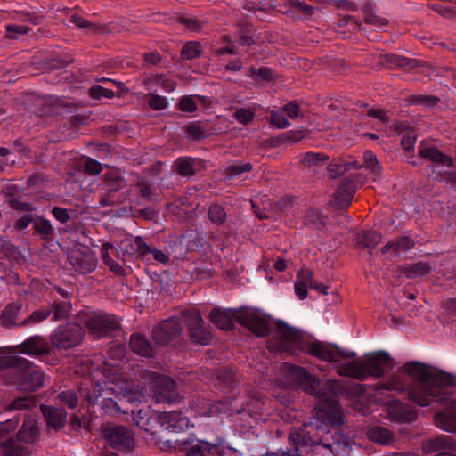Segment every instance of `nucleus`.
Returning a JSON list of instances; mask_svg holds the SVG:
<instances>
[{
	"label": "nucleus",
	"instance_id": "18",
	"mask_svg": "<svg viewBox=\"0 0 456 456\" xmlns=\"http://www.w3.org/2000/svg\"><path fill=\"white\" fill-rule=\"evenodd\" d=\"M159 423L173 432H180L189 427V419L181 411H164L159 415Z\"/></svg>",
	"mask_w": 456,
	"mask_h": 456
},
{
	"label": "nucleus",
	"instance_id": "53",
	"mask_svg": "<svg viewBox=\"0 0 456 456\" xmlns=\"http://www.w3.org/2000/svg\"><path fill=\"white\" fill-rule=\"evenodd\" d=\"M269 123L272 126L278 129H284L290 126L289 120L279 110H270Z\"/></svg>",
	"mask_w": 456,
	"mask_h": 456
},
{
	"label": "nucleus",
	"instance_id": "20",
	"mask_svg": "<svg viewBox=\"0 0 456 456\" xmlns=\"http://www.w3.org/2000/svg\"><path fill=\"white\" fill-rule=\"evenodd\" d=\"M355 192L356 186L354 183L348 179L343 180L334 197L336 207L341 209H347L352 204Z\"/></svg>",
	"mask_w": 456,
	"mask_h": 456
},
{
	"label": "nucleus",
	"instance_id": "29",
	"mask_svg": "<svg viewBox=\"0 0 456 456\" xmlns=\"http://www.w3.org/2000/svg\"><path fill=\"white\" fill-rule=\"evenodd\" d=\"M129 346L131 350L136 354L149 358L154 356V350L150 342L141 334H133L130 338Z\"/></svg>",
	"mask_w": 456,
	"mask_h": 456
},
{
	"label": "nucleus",
	"instance_id": "37",
	"mask_svg": "<svg viewBox=\"0 0 456 456\" xmlns=\"http://www.w3.org/2000/svg\"><path fill=\"white\" fill-rule=\"evenodd\" d=\"M20 357L16 355L0 357V371H3L2 377L5 384H7V379L12 378L14 369L19 366Z\"/></svg>",
	"mask_w": 456,
	"mask_h": 456
},
{
	"label": "nucleus",
	"instance_id": "30",
	"mask_svg": "<svg viewBox=\"0 0 456 456\" xmlns=\"http://www.w3.org/2000/svg\"><path fill=\"white\" fill-rule=\"evenodd\" d=\"M41 410L48 426L54 429H60L64 427L66 422V412L64 411L45 405H42Z\"/></svg>",
	"mask_w": 456,
	"mask_h": 456
},
{
	"label": "nucleus",
	"instance_id": "57",
	"mask_svg": "<svg viewBox=\"0 0 456 456\" xmlns=\"http://www.w3.org/2000/svg\"><path fill=\"white\" fill-rule=\"evenodd\" d=\"M177 109L183 112L193 113L197 110L195 95L182 96L177 104Z\"/></svg>",
	"mask_w": 456,
	"mask_h": 456
},
{
	"label": "nucleus",
	"instance_id": "11",
	"mask_svg": "<svg viewBox=\"0 0 456 456\" xmlns=\"http://www.w3.org/2000/svg\"><path fill=\"white\" fill-rule=\"evenodd\" d=\"M232 316L238 323L246 327L257 337H266L271 328L266 318L256 309L241 307L234 309Z\"/></svg>",
	"mask_w": 456,
	"mask_h": 456
},
{
	"label": "nucleus",
	"instance_id": "6",
	"mask_svg": "<svg viewBox=\"0 0 456 456\" xmlns=\"http://www.w3.org/2000/svg\"><path fill=\"white\" fill-rule=\"evenodd\" d=\"M141 378L152 385L154 397L158 403H175L179 399L176 383L171 378L146 370L140 374Z\"/></svg>",
	"mask_w": 456,
	"mask_h": 456
},
{
	"label": "nucleus",
	"instance_id": "24",
	"mask_svg": "<svg viewBox=\"0 0 456 456\" xmlns=\"http://www.w3.org/2000/svg\"><path fill=\"white\" fill-rule=\"evenodd\" d=\"M419 154L421 158L431 160L434 163H438L443 166L452 167H453V159L440 151L436 147H427L422 143L419 147Z\"/></svg>",
	"mask_w": 456,
	"mask_h": 456
},
{
	"label": "nucleus",
	"instance_id": "47",
	"mask_svg": "<svg viewBox=\"0 0 456 456\" xmlns=\"http://www.w3.org/2000/svg\"><path fill=\"white\" fill-rule=\"evenodd\" d=\"M184 132L188 134V136L193 140H201L208 136L205 132V126L202 125L200 121H195L189 123L184 127Z\"/></svg>",
	"mask_w": 456,
	"mask_h": 456
},
{
	"label": "nucleus",
	"instance_id": "36",
	"mask_svg": "<svg viewBox=\"0 0 456 456\" xmlns=\"http://www.w3.org/2000/svg\"><path fill=\"white\" fill-rule=\"evenodd\" d=\"M367 436L370 441L381 444H390L394 439L393 433L388 428L382 427H373L370 428L367 432Z\"/></svg>",
	"mask_w": 456,
	"mask_h": 456
},
{
	"label": "nucleus",
	"instance_id": "17",
	"mask_svg": "<svg viewBox=\"0 0 456 456\" xmlns=\"http://www.w3.org/2000/svg\"><path fill=\"white\" fill-rule=\"evenodd\" d=\"M446 393L449 398L443 405L449 403V407L435 414L434 423L440 429L456 433V400L450 399L451 394Z\"/></svg>",
	"mask_w": 456,
	"mask_h": 456
},
{
	"label": "nucleus",
	"instance_id": "61",
	"mask_svg": "<svg viewBox=\"0 0 456 456\" xmlns=\"http://www.w3.org/2000/svg\"><path fill=\"white\" fill-rule=\"evenodd\" d=\"M253 167L250 163L242 165H231L224 169V175L228 177L238 176L243 173L250 172Z\"/></svg>",
	"mask_w": 456,
	"mask_h": 456
},
{
	"label": "nucleus",
	"instance_id": "50",
	"mask_svg": "<svg viewBox=\"0 0 456 456\" xmlns=\"http://www.w3.org/2000/svg\"><path fill=\"white\" fill-rule=\"evenodd\" d=\"M69 21L80 28H88L95 33L103 30L101 26L87 21L82 15L78 14L77 12H74L70 15Z\"/></svg>",
	"mask_w": 456,
	"mask_h": 456
},
{
	"label": "nucleus",
	"instance_id": "62",
	"mask_svg": "<svg viewBox=\"0 0 456 456\" xmlns=\"http://www.w3.org/2000/svg\"><path fill=\"white\" fill-rule=\"evenodd\" d=\"M70 306L68 304L54 302L53 304L54 321L63 320L69 316Z\"/></svg>",
	"mask_w": 456,
	"mask_h": 456
},
{
	"label": "nucleus",
	"instance_id": "49",
	"mask_svg": "<svg viewBox=\"0 0 456 456\" xmlns=\"http://www.w3.org/2000/svg\"><path fill=\"white\" fill-rule=\"evenodd\" d=\"M364 22L375 27L380 28L388 24L387 19L379 17L372 12L370 4H366L363 8Z\"/></svg>",
	"mask_w": 456,
	"mask_h": 456
},
{
	"label": "nucleus",
	"instance_id": "44",
	"mask_svg": "<svg viewBox=\"0 0 456 456\" xmlns=\"http://www.w3.org/2000/svg\"><path fill=\"white\" fill-rule=\"evenodd\" d=\"M201 45L198 41L186 42L181 50V58L183 60H193L200 56Z\"/></svg>",
	"mask_w": 456,
	"mask_h": 456
},
{
	"label": "nucleus",
	"instance_id": "45",
	"mask_svg": "<svg viewBox=\"0 0 456 456\" xmlns=\"http://www.w3.org/2000/svg\"><path fill=\"white\" fill-rule=\"evenodd\" d=\"M104 183L110 191H117L125 187L126 182L116 171L107 172L103 175Z\"/></svg>",
	"mask_w": 456,
	"mask_h": 456
},
{
	"label": "nucleus",
	"instance_id": "3",
	"mask_svg": "<svg viewBox=\"0 0 456 456\" xmlns=\"http://www.w3.org/2000/svg\"><path fill=\"white\" fill-rule=\"evenodd\" d=\"M305 342V339L300 330L278 321L271 339L267 341V348L273 353L293 354L296 349L302 350Z\"/></svg>",
	"mask_w": 456,
	"mask_h": 456
},
{
	"label": "nucleus",
	"instance_id": "43",
	"mask_svg": "<svg viewBox=\"0 0 456 456\" xmlns=\"http://www.w3.org/2000/svg\"><path fill=\"white\" fill-rule=\"evenodd\" d=\"M297 281L300 283L305 284L309 289H317L324 294H327L326 288L314 282V273L310 269L302 268L297 275Z\"/></svg>",
	"mask_w": 456,
	"mask_h": 456
},
{
	"label": "nucleus",
	"instance_id": "28",
	"mask_svg": "<svg viewBox=\"0 0 456 456\" xmlns=\"http://www.w3.org/2000/svg\"><path fill=\"white\" fill-rule=\"evenodd\" d=\"M362 167L357 161H346L341 158L333 159L328 166V175L330 178L335 179L344 175L348 170Z\"/></svg>",
	"mask_w": 456,
	"mask_h": 456
},
{
	"label": "nucleus",
	"instance_id": "15",
	"mask_svg": "<svg viewBox=\"0 0 456 456\" xmlns=\"http://www.w3.org/2000/svg\"><path fill=\"white\" fill-rule=\"evenodd\" d=\"M69 262L76 272L81 274L92 273L97 265V259L90 250L71 248L68 255Z\"/></svg>",
	"mask_w": 456,
	"mask_h": 456
},
{
	"label": "nucleus",
	"instance_id": "31",
	"mask_svg": "<svg viewBox=\"0 0 456 456\" xmlns=\"http://www.w3.org/2000/svg\"><path fill=\"white\" fill-rule=\"evenodd\" d=\"M399 269L408 279H416L429 273L431 266L428 263L420 261L415 264L401 265Z\"/></svg>",
	"mask_w": 456,
	"mask_h": 456
},
{
	"label": "nucleus",
	"instance_id": "22",
	"mask_svg": "<svg viewBox=\"0 0 456 456\" xmlns=\"http://www.w3.org/2000/svg\"><path fill=\"white\" fill-rule=\"evenodd\" d=\"M389 411L392 417L402 423L412 422L418 417V411L413 406L403 403L400 401L395 402L390 406Z\"/></svg>",
	"mask_w": 456,
	"mask_h": 456
},
{
	"label": "nucleus",
	"instance_id": "10",
	"mask_svg": "<svg viewBox=\"0 0 456 456\" xmlns=\"http://www.w3.org/2000/svg\"><path fill=\"white\" fill-rule=\"evenodd\" d=\"M102 372L114 385V387H110V390L117 396L127 398V401H135L143 395L145 387L123 379L121 374L118 372L117 367L108 368V364H105Z\"/></svg>",
	"mask_w": 456,
	"mask_h": 456
},
{
	"label": "nucleus",
	"instance_id": "14",
	"mask_svg": "<svg viewBox=\"0 0 456 456\" xmlns=\"http://www.w3.org/2000/svg\"><path fill=\"white\" fill-rule=\"evenodd\" d=\"M102 436L109 445L120 452H128L134 447L132 431L126 427L113 426L102 428Z\"/></svg>",
	"mask_w": 456,
	"mask_h": 456
},
{
	"label": "nucleus",
	"instance_id": "33",
	"mask_svg": "<svg viewBox=\"0 0 456 456\" xmlns=\"http://www.w3.org/2000/svg\"><path fill=\"white\" fill-rule=\"evenodd\" d=\"M416 242L413 239L409 236H402L397 238L395 240L388 241L382 248L381 253L387 254L389 251L395 253L407 251L413 248Z\"/></svg>",
	"mask_w": 456,
	"mask_h": 456
},
{
	"label": "nucleus",
	"instance_id": "13",
	"mask_svg": "<svg viewBox=\"0 0 456 456\" xmlns=\"http://www.w3.org/2000/svg\"><path fill=\"white\" fill-rule=\"evenodd\" d=\"M362 363L364 380L369 377L379 379L395 367L394 359L385 351H377L367 354L362 360Z\"/></svg>",
	"mask_w": 456,
	"mask_h": 456
},
{
	"label": "nucleus",
	"instance_id": "7",
	"mask_svg": "<svg viewBox=\"0 0 456 456\" xmlns=\"http://www.w3.org/2000/svg\"><path fill=\"white\" fill-rule=\"evenodd\" d=\"M323 396L319 399L315 407V419L326 426L338 427L344 423V411L338 399L330 395H328L322 390Z\"/></svg>",
	"mask_w": 456,
	"mask_h": 456
},
{
	"label": "nucleus",
	"instance_id": "48",
	"mask_svg": "<svg viewBox=\"0 0 456 456\" xmlns=\"http://www.w3.org/2000/svg\"><path fill=\"white\" fill-rule=\"evenodd\" d=\"M52 310L49 308L44 310H36L28 318L20 322L19 326L23 327L39 323L46 320L50 316Z\"/></svg>",
	"mask_w": 456,
	"mask_h": 456
},
{
	"label": "nucleus",
	"instance_id": "35",
	"mask_svg": "<svg viewBox=\"0 0 456 456\" xmlns=\"http://www.w3.org/2000/svg\"><path fill=\"white\" fill-rule=\"evenodd\" d=\"M381 234L376 231H363L357 236V245L360 248H373L381 240Z\"/></svg>",
	"mask_w": 456,
	"mask_h": 456
},
{
	"label": "nucleus",
	"instance_id": "12",
	"mask_svg": "<svg viewBox=\"0 0 456 456\" xmlns=\"http://www.w3.org/2000/svg\"><path fill=\"white\" fill-rule=\"evenodd\" d=\"M82 322L94 339L108 337L120 328L115 315L107 314H86Z\"/></svg>",
	"mask_w": 456,
	"mask_h": 456
},
{
	"label": "nucleus",
	"instance_id": "64",
	"mask_svg": "<svg viewBox=\"0 0 456 456\" xmlns=\"http://www.w3.org/2000/svg\"><path fill=\"white\" fill-rule=\"evenodd\" d=\"M149 106L154 110H162L167 107V98L159 94H149Z\"/></svg>",
	"mask_w": 456,
	"mask_h": 456
},
{
	"label": "nucleus",
	"instance_id": "38",
	"mask_svg": "<svg viewBox=\"0 0 456 456\" xmlns=\"http://www.w3.org/2000/svg\"><path fill=\"white\" fill-rule=\"evenodd\" d=\"M456 444L454 441L447 436H440L434 439H430L426 444V450L428 452H436L442 449L454 450Z\"/></svg>",
	"mask_w": 456,
	"mask_h": 456
},
{
	"label": "nucleus",
	"instance_id": "51",
	"mask_svg": "<svg viewBox=\"0 0 456 456\" xmlns=\"http://www.w3.org/2000/svg\"><path fill=\"white\" fill-rule=\"evenodd\" d=\"M232 116L240 124L247 126L254 120L256 113L250 109L238 108Z\"/></svg>",
	"mask_w": 456,
	"mask_h": 456
},
{
	"label": "nucleus",
	"instance_id": "23",
	"mask_svg": "<svg viewBox=\"0 0 456 456\" xmlns=\"http://www.w3.org/2000/svg\"><path fill=\"white\" fill-rule=\"evenodd\" d=\"M234 310H223L214 308L209 314L210 322L218 329L232 330L234 328L232 312Z\"/></svg>",
	"mask_w": 456,
	"mask_h": 456
},
{
	"label": "nucleus",
	"instance_id": "9",
	"mask_svg": "<svg viewBox=\"0 0 456 456\" xmlns=\"http://www.w3.org/2000/svg\"><path fill=\"white\" fill-rule=\"evenodd\" d=\"M86 336V331L77 323H66L58 326L51 334L53 346L59 350H68L78 346Z\"/></svg>",
	"mask_w": 456,
	"mask_h": 456
},
{
	"label": "nucleus",
	"instance_id": "63",
	"mask_svg": "<svg viewBox=\"0 0 456 456\" xmlns=\"http://www.w3.org/2000/svg\"><path fill=\"white\" fill-rule=\"evenodd\" d=\"M61 402L66 404L70 409H74L77 406L78 397L75 392L71 390L62 391L58 395Z\"/></svg>",
	"mask_w": 456,
	"mask_h": 456
},
{
	"label": "nucleus",
	"instance_id": "16",
	"mask_svg": "<svg viewBox=\"0 0 456 456\" xmlns=\"http://www.w3.org/2000/svg\"><path fill=\"white\" fill-rule=\"evenodd\" d=\"M328 392L338 398L345 396L346 398H356L362 396L365 393V386L350 381L332 380L330 379L326 383Z\"/></svg>",
	"mask_w": 456,
	"mask_h": 456
},
{
	"label": "nucleus",
	"instance_id": "60",
	"mask_svg": "<svg viewBox=\"0 0 456 456\" xmlns=\"http://www.w3.org/2000/svg\"><path fill=\"white\" fill-rule=\"evenodd\" d=\"M89 95L94 100H100L102 97L112 99L115 94L111 89H108L101 86H94L89 89Z\"/></svg>",
	"mask_w": 456,
	"mask_h": 456
},
{
	"label": "nucleus",
	"instance_id": "41",
	"mask_svg": "<svg viewBox=\"0 0 456 456\" xmlns=\"http://www.w3.org/2000/svg\"><path fill=\"white\" fill-rule=\"evenodd\" d=\"M80 396L85 398L88 403L94 401L101 395V390L98 386L94 385L91 380L85 379L79 387Z\"/></svg>",
	"mask_w": 456,
	"mask_h": 456
},
{
	"label": "nucleus",
	"instance_id": "54",
	"mask_svg": "<svg viewBox=\"0 0 456 456\" xmlns=\"http://www.w3.org/2000/svg\"><path fill=\"white\" fill-rule=\"evenodd\" d=\"M177 22L184 26L188 30L194 32L200 31L204 26V22L194 16H179Z\"/></svg>",
	"mask_w": 456,
	"mask_h": 456
},
{
	"label": "nucleus",
	"instance_id": "42",
	"mask_svg": "<svg viewBox=\"0 0 456 456\" xmlns=\"http://www.w3.org/2000/svg\"><path fill=\"white\" fill-rule=\"evenodd\" d=\"M37 397L36 395L20 396L14 399L7 407L8 411L30 410L37 406Z\"/></svg>",
	"mask_w": 456,
	"mask_h": 456
},
{
	"label": "nucleus",
	"instance_id": "34",
	"mask_svg": "<svg viewBox=\"0 0 456 456\" xmlns=\"http://www.w3.org/2000/svg\"><path fill=\"white\" fill-rule=\"evenodd\" d=\"M219 453V446L205 441H199L187 449V456H215Z\"/></svg>",
	"mask_w": 456,
	"mask_h": 456
},
{
	"label": "nucleus",
	"instance_id": "25",
	"mask_svg": "<svg viewBox=\"0 0 456 456\" xmlns=\"http://www.w3.org/2000/svg\"><path fill=\"white\" fill-rule=\"evenodd\" d=\"M38 436V427L36 419H26L17 434V439L26 446L34 444Z\"/></svg>",
	"mask_w": 456,
	"mask_h": 456
},
{
	"label": "nucleus",
	"instance_id": "52",
	"mask_svg": "<svg viewBox=\"0 0 456 456\" xmlns=\"http://www.w3.org/2000/svg\"><path fill=\"white\" fill-rule=\"evenodd\" d=\"M34 229L44 239H48L53 232L51 223L44 217H38L36 219L34 222Z\"/></svg>",
	"mask_w": 456,
	"mask_h": 456
},
{
	"label": "nucleus",
	"instance_id": "26",
	"mask_svg": "<svg viewBox=\"0 0 456 456\" xmlns=\"http://www.w3.org/2000/svg\"><path fill=\"white\" fill-rule=\"evenodd\" d=\"M0 439V453L4 456H24L28 452V447L22 444L18 439Z\"/></svg>",
	"mask_w": 456,
	"mask_h": 456
},
{
	"label": "nucleus",
	"instance_id": "4",
	"mask_svg": "<svg viewBox=\"0 0 456 456\" xmlns=\"http://www.w3.org/2000/svg\"><path fill=\"white\" fill-rule=\"evenodd\" d=\"M281 374L287 387L302 389L305 393L322 398V389H319L320 380L306 369L291 363H284L281 367Z\"/></svg>",
	"mask_w": 456,
	"mask_h": 456
},
{
	"label": "nucleus",
	"instance_id": "59",
	"mask_svg": "<svg viewBox=\"0 0 456 456\" xmlns=\"http://www.w3.org/2000/svg\"><path fill=\"white\" fill-rule=\"evenodd\" d=\"M363 167L370 169L373 174L378 175L380 172V167L376 155L371 151H366L363 154Z\"/></svg>",
	"mask_w": 456,
	"mask_h": 456
},
{
	"label": "nucleus",
	"instance_id": "32",
	"mask_svg": "<svg viewBox=\"0 0 456 456\" xmlns=\"http://www.w3.org/2000/svg\"><path fill=\"white\" fill-rule=\"evenodd\" d=\"M21 304H9L0 315V323L5 328L19 326L18 315L21 310Z\"/></svg>",
	"mask_w": 456,
	"mask_h": 456
},
{
	"label": "nucleus",
	"instance_id": "27",
	"mask_svg": "<svg viewBox=\"0 0 456 456\" xmlns=\"http://www.w3.org/2000/svg\"><path fill=\"white\" fill-rule=\"evenodd\" d=\"M362 360H354L339 364L336 368L337 373L341 377H347L358 380H364Z\"/></svg>",
	"mask_w": 456,
	"mask_h": 456
},
{
	"label": "nucleus",
	"instance_id": "39",
	"mask_svg": "<svg viewBox=\"0 0 456 456\" xmlns=\"http://www.w3.org/2000/svg\"><path fill=\"white\" fill-rule=\"evenodd\" d=\"M173 168L182 176H191L195 175L194 160L191 158H178L175 161Z\"/></svg>",
	"mask_w": 456,
	"mask_h": 456
},
{
	"label": "nucleus",
	"instance_id": "55",
	"mask_svg": "<svg viewBox=\"0 0 456 456\" xmlns=\"http://www.w3.org/2000/svg\"><path fill=\"white\" fill-rule=\"evenodd\" d=\"M286 5L297 10L298 12L305 16H312L314 14V7L305 2H301L299 0H287Z\"/></svg>",
	"mask_w": 456,
	"mask_h": 456
},
{
	"label": "nucleus",
	"instance_id": "1",
	"mask_svg": "<svg viewBox=\"0 0 456 456\" xmlns=\"http://www.w3.org/2000/svg\"><path fill=\"white\" fill-rule=\"evenodd\" d=\"M401 370L414 380L410 383L405 375L399 371L387 379L379 381L376 390L397 391L407 393V398L418 406L427 407L433 403L444 404L449 398L446 388L454 386V379L449 373L431 368L419 362H405Z\"/></svg>",
	"mask_w": 456,
	"mask_h": 456
},
{
	"label": "nucleus",
	"instance_id": "2",
	"mask_svg": "<svg viewBox=\"0 0 456 456\" xmlns=\"http://www.w3.org/2000/svg\"><path fill=\"white\" fill-rule=\"evenodd\" d=\"M183 323L192 343L206 346L211 343L212 335L204 327L203 319L199 309L191 307L183 310L180 318L172 316L163 320L152 330V338L156 344L167 346L183 332Z\"/></svg>",
	"mask_w": 456,
	"mask_h": 456
},
{
	"label": "nucleus",
	"instance_id": "56",
	"mask_svg": "<svg viewBox=\"0 0 456 456\" xmlns=\"http://www.w3.org/2000/svg\"><path fill=\"white\" fill-rule=\"evenodd\" d=\"M14 13L13 20L29 22L33 25L39 24L42 19V16L35 12L20 11Z\"/></svg>",
	"mask_w": 456,
	"mask_h": 456
},
{
	"label": "nucleus",
	"instance_id": "5",
	"mask_svg": "<svg viewBox=\"0 0 456 456\" xmlns=\"http://www.w3.org/2000/svg\"><path fill=\"white\" fill-rule=\"evenodd\" d=\"M19 366L14 369L12 379H7V385H16L25 392H35L44 386V373L28 360L20 357Z\"/></svg>",
	"mask_w": 456,
	"mask_h": 456
},
{
	"label": "nucleus",
	"instance_id": "8",
	"mask_svg": "<svg viewBox=\"0 0 456 456\" xmlns=\"http://www.w3.org/2000/svg\"><path fill=\"white\" fill-rule=\"evenodd\" d=\"M301 352L328 362H338L342 360L354 359L356 357L354 352L344 351L336 345L326 344L321 341L305 340L302 346Z\"/></svg>",
	"mask_w": 456,
	"mask_h": 456
},
{
	"label": "nucleus",
	"instance_id": "58",
	"mask_svg": "<svg viewBox=\"0 0 456 456\" xmlns=\"http://www.w3.org/2000/svg\"><path fill=\"white\" fill-rule=\"evenodd\" d=\"M329 156L323 152H312L305 153L301 162L305 167H311L318 164L319 161H327Z\"/></svg>",
	"mask_w": 456,
	"mask_h": 456
},
{
	"label": "nucleus",
	"instance_id": "40",
	"mask_svg": "<svg viewBox=\"0 0 456 456\" xmlns=\"http://www.w3.org/2000/svg\"><path fill=\"white\" fill-rule=\"evenodd\" d=\"M248 76L256 82H273L276 79L273 70L268 67H251L248 69Z\"/></svg>",
	"mask_w": 456,
	"mask_h": 456
},
{
	"label": "nucleus",
	"instance_id": "21",
	"mask_svg": "<svg viewBox=\"0 0 456 456\" xmlns=\"http://www.w3.org/2000/svg\"><path fill=\"white\" fill-rule=\"evenodd\" d=\"M382 64L390 69H402L410 71L418 66V61L396 53H387L380 56Z\"/></svg>",
	"mask_w": 456,
	"mask_h": 456
},
{
	"label": "nucleus",
	"instance_id": "46",
	"mask_svg": "<svg viewBox=\"0 0 456 456\" xmlns=\"http://www.w3.org/2000/svg\"><path fill=\"white\" fill-rule=\"evenodd\" d=\"M208 215L210 222L216 225L224 224L227 218L224 208L219 204L210 205Z\"/></svg>",
	"mask_w": 456,
	"mask_h": 456
},
{
	"label": "nucleus",
	"instance_id": "19",
	"mask_svg": "<svg viewBox=\"0 0 456 456\" xmlns=\"http://www.w3.org/2000/svg\"><path fill=\"white\" fill-rule=\"evenodd\" d=\"M20 353L28 355H43L50 351V346L46 340L41 336H33L27 338L23 343L17 346Z\"/></svg>",
	"mask_w": 456,
	"mask_h": 456
}]
</instances>
